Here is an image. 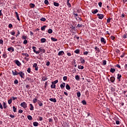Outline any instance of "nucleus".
Listing matches in <instances>:
<instances>
[{
	"mask_svg": "<svg viewBox=\"0 0 127 127\" xmlns=\"http://www.w3.org/2000/svg\"><path fill=\"white\" fill-rule=\"evenodd\" d=\"M32 49H33V51L34 53H36V54H39V53H40V52L42 51V48H39V50L40 51H36V47H32Z\"/></svg>",
	"mask_w": 127,
	"mask_h": 127,
	"instance_id": "obj_1",
	"label": "nucleus"
},
{
	"mask_svg": "<svg viewBox=\"0 0 127 127\" xmlns=\"http://www.w3.org/2000/svg\"><path fill=\"white\" fill-rule=\"evenodd\" d=\"M20 106L21 107H22V108H23V109H25L26 108H27V104H26L25 102H23L22 103H21L20 104Z\"/></svg>",
	"mask_w": 127,
	"mask_h": 127,
	"instance_id": "obj_2",
	"label": "nucleus"
},
{
	"mask_svg": "<svg viewBox=\"0 0 127 127\" xmlns=\"http://www.w3.org/2000/svg\"><path fill=\"white\" fill-rule=\"evenodd\" d=\"M18 75H19L20 77L22 78V79H24V76H25V74L24 72H22V71H19L18 72Z\"/></svg>",
	"mask_w": 127,
	"mask_h": 127,
	"instance_id": "obj_3",
	"label": "nucleus"
},
{
	"mask_svg": "<svg viewBox=\"0 0 127 127\" xmlns=\"http://www.w3.org/2000/svg\"><path fill=\"white\" fill-rule=\"evenodd\" d=\"M14 63L16 64L17 66H21V63L20 62L17 60L14 61Z\"/></svg>",
	"mask_w": 127,
	"mask_h": 127,
	"instance_id": "obj_4",
	"label": "nucleus"
},
{
	"mask_svg": "<svg viewBox=\"0 0 127 127\" xmlns=\"http://www.w3.org/2000/svg\"><path fill=\"white\" fill-rule=\"evenodd\" d=\"M97 16L98 17V18L99 19H103V18H104V16H105V15H104V14H97Z\"/></svg>",
	"mask_w": 127,
	"mask_h": 127,
	"instance_id": "obj_5",
	"label": "nucleus"
},
{
	"mask_svg": "<svg viewBox=\"0 0 127 127\" xmlns=\"http://www.w3.org/2000/svg\"><path fill=\"white\" fill-rule=\"evenodd\" d=\"M33 67V68H35V71H38V65H37V64H34Z\"/></svg>",
	"mask_w": 127,
	"mask_h": 127,
	"instance_id": "obj_6",
	"label": "nucleus"
},
{
	"mask_svg": "<svg viewBox=\"0 0 127 127\" xmlns=\"http://www.w3.org/2000/svg\"><path fill=\"white\" fill-rule=\"evenodd\" d=\"M12 73L13 76H17V75H18V72H17L16 70H12Z\"/></svg>",
	"mask_w": 127,
	"mask_h": 127,
	"instance_id": "obj_7",
	"label": "nucleus"
},
{
	"mask_svg": "<svg viewBox=\"0 0 127 127\" xmlns=\"http://www.w3.org/2000/svg\"><path fill=\"white\" fill-rule=\"evenodd\" d=\"M7 50L9 52H11V53L13 52L14 51V48H13V47H10L7 48Z\"/></svg>",
	"mask_w": 127,
	"mask_h": 127,
	"instance_id": "obj_8",
	"label": "nucleus"
},
{
	"mask_svg": "<svg viewBox=\"0 0 127 127\" xmlns=\"http://www.w3.org/2000/svg\"><path fill=\"white\" fill-rule=\"evenodd\" d=\"M65 85H66V83H65V82H63L61 84L60 87L61 88V89H64V88H65Z\"/></svg>",
	"mask_w": 127,
	"mask_h": 127,
	"instance_id": "obj_9",
	"label": "nucleus"
},
{
	"mask_svg": "<svg viewBox=\"0 0 127 127\" xmlns=\"http://www.w3.org/2000/svg\"><path fill=\"white\" fill-rule=\"evenodd\" d=\"M49 100L51 101V102H53V103H56V102H57V100H56L55 98H50Z\"/></svg>",
	"mask_w": 127,
	"mask_h": 127,
	"instance_id": "obj_10",
	"label": "nucleus"
},
{
	"mask_svg": "<svg viewBox=\"0 0 127 127\" xmlns=\"http://www.w3.org/2000/svg\"><path fill=\"white\" fill-rule=\"evenodd\" d=\"M115 80H116L115 77L112 76L110 77V81L112 83H114V82H115Z\"/></svg>",
	"mask_w": 127,
	"mask_h": 127,
	"instance_id": "obj_11",
	"label": "nucleus"
},
{
	"mask_svg": "<svg viewBox=\"0 0 127 127\" xmlns=\"http://www.w3.org/2000/svg\"><path fill=\"white\" fill-rule=\"evenodd\" d=\"M38 104L39 107H43V103L40 100H38Z\"/></svg>",
	"mask_w": 127,
	"mask_h": 127,
	"instance_id": "obj_12",
	"label": "nucleus"
},
{
	"mask_svg": "<svg viewBox=\"0 0 127 127\" xmlns=\"http://www.w3.org/2000/svg\"><path fill=\"white\" fill-rule=\"evenodd\" d=\"M63 54H64V51H60L58 53V56H62L63 55Z\"/></svg>",
	"mask_w": 127,
	"mask_h": 127,
	"instance_id": "obj_13",
	"label": "nucleus"
},
{
	"mask_svg": "<svg viewBox=\"0 0 127 127\" xmlns=\"http://www.w3.org/2000/svg\"><path fill=\"white\" fill-rule=\"evenodd\" d=\"M29 106L30 107V110L33 111V110H34V107H33V105H32V104H30Z\"/></svg>",
	"mask_w": 127,
	"mask_h": 127,
	"instance_id": "obj_14",
	"label": "nucleus"
},
{
	"mask_svg": "<svg viewBox=\"0 0 127 127\" xmlns=\"http://www.w3.org/2000/svg\"><path fill=\"white\" fill-rule=\"evenodd\" d=\"M101 42L102 43H103L104 44H106V41L105 40V38L103 37L101 38Z\"/></svg>",
	"mask_w": 127,
	"mask_h": 127,
	"instance_id": "obj_15",
	"label": "nucleus"
},
{
	"mask_svg": "<svg viewBox=\"0 0 127 127\" xmlns=\"http://www.w3.org/2000/svg\"><path fill=\"white\" fill-rule=\"evenodd\" d=\"M80 61L81 63V64H84L85 63V60H84L82 57L80 59Z\"/></svg>",
	"mask_w": 127,
	"mask_h": 127,
	"instance_id": "obj_16",
	"label": "nucleus"
},
{
	"mask_svg": "<svg viewBox=\"0 0 127 127\" xmlns=\"http://www.w3.org/2000/svg\"><path fill=\"white\" fill-rule=\"evenodd\" d=\"M33 125L34 126V127H38V125H39V124L38 123V122H33Z\"/></svg>",
	"mask_w": 127,
	"mask_h": 127,
	"instance_id": "obj_17",
	"label": "nucleus"
},
{
	"mask_svg": "<svg viewBox=\"0 0 127 127\" xmlns=\"http://www.w3.org/2000/svg\"><path fill=\"white\" fill-rule=\"evenodd\" d=\"M122 78V75L121 74H118L117 75V79L121 81V78Z\"/></svg>",
	"mask_w": 127,
	"mask_h": 127,
	"instance_id": "obj_18",
	"label": "nucleus"
},
{
	"mask_svg": "<svg viewBox=\"0 0 127 127\" xmlns=\"http://www.w3.org/2000/svg\"><path fill=\"white\" fill-rule=\"evenodd\" d=\"M30 6L32 8H34V7H35V4H34V3H30Z\"/></svg>",
	"mask_w": 127,
	"mask_h": 127,
	"instance_id": "obj_19",
	"label": "nucleus"
},
{
	"mask_svg": "<svg viewBox=\"0 0 127 127\" xmlns=\"http://www.w3.org/2000/svg\"><path fill=\"white\" fill-rule=\"evenodd\" d=\"M99 10L97 9H96L95 10L92 11V13H93V14H96V13H97V12H98Z\"/></svg>",
	"mask_w": 127,
	"mask_h": 127,
	"instance_id": "obj_20",
	"label": "nucleus"
},
{
	"mask_svg": "<svg viewBox=\"0 0 127 127\" xmlns=\"http://www.w3.org/2000/svg\"><path fill=\"white\" fill-rule=\"evenodd\" d=\"M47 27V26L44 25L41 27V29L42 31H44V30H45V28Z\"/></svg>",
	"mask_w": 127,
	"mask_h": 127,
	"instance_id": "obj_21",
	"label": "nucleus"
},
{
	"mask_svg": "<svg viewBox=\"0 0 127 127\" xmlns=\"http://www.w3.org/2000/svg\"><path fill=\"white\" fill-rule=\"evenodd\" d=\"M51 89H56V85L52 84V85H51Z\"/></svg>",
	"mask_w": 127,
	"mask_h": 127,
	"instance_id": "obj_22",
	"label": "nucleus"
},
{
	"mask_svg": "<svg viewBox=\"0 0 127 127\" xmlns=\"http://www.w3.org/2000/svg\"><path fill=\"white\" fill-rule=\"evenodd\" d=\"M94 49H95L96 50V53H99V52H100V49L99 48H98V47H95L94 48Z\"/></svg>",
	"mask_w": 127,
	"mask_h": 127,
	"instance_id": "obj_23",
	"label": "nucleus"
},
{
	"mask_svg": "<svg viewBox=\"0 0 127 127\" xmlns=\"http://www.w3.org/2000/svg\"><path fill=\"white\" fill-rule=\"evenodd\" d=\"M2 57L4 59L6 58V57H7V55L6 54V53H3V55H2Z\"/></svg>",
	"mask_w": 127,
	"mask_h": 127,
	"instance_id": "obj_24",
	"label": "nucleus"
},
{
	"mask_svg": "<svg viewBox=\"0 0 127 127\" xmlns=\"http://www.w3.org/2000/svg\"><path fill=\"white\" fill-rule=\"evenodd\" d=\"M65 88L66 89V90H70V89H71V87H70V85H69V84H67L65 85Z\"/></svg>",
	"mask_w": 127,
	"mask_h": 127,
	"instance_id": "obj_25",
	"label": "nucleus"
},
{
	"mask_svg": "<svg viewBox=\"0 0 127 127\" xmlns=\"http://www.w3.org/2000/svg\"><path fill=\"white\" fill-rule=\"evenodd\" d=\"M75 80H76L77 81H79V80H80V76H79V75H75Z\"/></svg>",
	"mask_w": 127,
	"mask_h": 127,
	"instance_id": "obj_26",
	"label": "nucleus"
},
{
	"mask_svg": "<svg viewBox=\"0 0 127 127\" xmlns=\"http://www.w3.org/2000/svg\"><path fill=\"white\" fill-rule=\"evenodd\" d=\"M27 119L29 120V121H32V117L30 115H28L27 116Z\"/></svg>",
	"mask_w": 127,
	"mask_h": 127,
	"instance_id": "obj_27",
	"label": "nucleus"
},
{
	"mask_svg": "<svg viewBox=\"0 0 127 127\" xmlns=\"http://www.w3.org/2000/svg\"><path fill=\"white\" fill-rule=\"evenodd\" d=\"M37 101H38V100L37 99H36V98H34L33 100V104H36V103H37Z\"/></svg>",
	"mask_w": 127,
	"mask_h": 127,
	"instance_id": "obj_28",
	"label": "nucleus"
},
{
	"mask_svg": "<svg viewBox=\"0 0 127 127\" xmlns=\"http://www.w3.org/2000/svg\"><path fill=\"white\" fill-rule=\"evenodd\" d=\"M110 72L111 73H115V72H116V69L115 68H111L110 69Z\"/></svg>",
	"mask_w": 127,
	"mask_h": 127,
	"instance_id": "obj_29",
	"label": "nucleus"
},
{
	"mask_svg": "<svg viewBox=\"0 0 127 127\" xmlns=\"http://www.w3.org/2000/svg\"><path fill=\"white\" fill-rule=\"evenodd\" d=\"M46 41V39H45V38H42L41 39V42L42 43H44V42H45Z\"/></svg>",
	"mask_w": 127,
	"mask_h": 127,
	"instance_id": "obj_30",
	"label": "nucleus"
},
{
	"mask_svg": "<svg viewBox=\"0 0 127 127\" xmlns=\"http://www.w3.org/2000/svg\"><path fill=\"white\" fill-rule=\"evenodd\" d=\"M74 53H76V54H79L80 53V50L79 49H76L74 51Z\"/></svg>",
	"mask_w": 127,
	"mask_h": 127,
	"instance_id": "obj_31",
	"label": "nucleus"
},
{
	"mask_svg": "<svg viewBox=\"0 0 127 127\" xmlns=\"http://www.w3.org/2000/svg\"><path fill=\"white\" fill-rule=\"evenodd\" d=\"M3 107L4 109H6V108H7V105H6V103H5V102L3 103Z\"/></svg>",
	"mask_w": 127,
	"mask_h": 127,
	"instance_id": "obj_32",
	"label": "nucleus"
},
{
	"mask_svg": "<svg viewBox=\"0 0 127 127\" xmlns=\"http://www.w3.org/2000/svg\"><path fill=\"white\" fill-rule=\"evenodd\" d=\"M42 79L43 81H46V80H47V77H46V76H44L42 77Z\"/></svg>",
	"mask_w": 127,
	"mask_h": 127,
	"instance_id": "obj_33",
	"label": "nucleus"
},
{
	"mask_svg": "<svg viewBox=\"0 0 127 127\" xmlns=\"http://www.w3.org/2000/svg\"><path fill=\"white\" fill-rule=\"evenodd\" d=\"M78 68L81 70H83L84 69V66L83 65H78Z\"/></svg>",
	"mask_w": 127,
	"mask_h": 127,
	"instance_id": "obj_34",
	"label": "nucleus"
},
{
	"mask_svg": "<svg viewBox=\"0 0 127 127\" xmlns=\"http://www.w3.org/2000/svg\"><path fill=\"white\" fill-rule=\"evenodd\" d=\"M54 5H55V6H59V3L54 2Z\"/></svg>",
	"mask_w": 127,
	"mask_h": 127,
	"instance_id": "obj_35",
	"label": "nucleus"
},
{
	"mask_svg": "<svg viewBox=\"0 0 127 127\" xmlns=\"http://www.w3.org/2000/svg\"><path fill=\"white\" fill-rule=\"evenodd\" d=\"M58 83V80H55L54 81L52 82V84H54L55 85L56 84H57Z\"/></svg>",
	"mask_w": 127,
	"mask_h": 127,
	"instance_id": "obj_36",
	"label": "nucleus"
},
{
	"mask_svg": "<svg viewBox=\"0 0 127 127\" xmlns=\"http://www.w3.org/2000/svg\"><path fill=\"white\" fill-rule=\"evenodd\" d=\"M51 40H52V41H54V42L57 41V39L55 38L54 37H51Z\"/></svg>",
	"mask_w": 127,
	"mask_h": 127,
	"instance_id": "obj_37",
	"label": "nucleus"
},
{
	"mask_svg": "<svg viewBox=\"0 0 127 127\" xmlns=\"http://www.w3.org/2000/svg\"><path fill=\"white\" fill-rule=\"evenodd\" d=\"M76 95L78 98H80V97H81V93L80 92H78L76 93Z\"/></svg>",
	"mask_w": 127,
	"mask_h": 127,
	"instance_id": "obj_38",
	"label": "nucleus"
},
{
	"mask_svg": "<svg viewBox=\"0 0 127 127\" xmlns=\"http://www.w3.org/2000/svg\"><path fill=\"white\" fill-rule=\"evenodd\" d=\"M52 32H53V30H52V29H49L48 30V33H49L50 34H51V33H52Z\"/></svg>",
	"mask_w": 127,
	"mask_h": 127,
	"instance_id": "obj_39",
	"label": "nucleus"
},
{
	"mask_svg": "<svg viewBox=\"0 0 127 127\" xmlns=\"http://www.w3.org/2000/svg\"><path fill=\"white\" fill-rule=\"evenodd\" d=\"M27 38V36H22V39H23L24 40H26V39Z\"/></svg>",
	"mask_w": 127,
	"mask_h": 127,
	"instance_id": "obj_40",
	"label": "nucleus"
},
{
	"mask_svg": "<svg viewBox=\"0 0 127 127\" xmlns=\"http://www.w3.org/2000/svg\"><path fill=\"white\" fill-rule=\"evenodd\" d=\"M22 55H24V56H25L26 57H28V56H29V55L27 53H23Z\"/></svg>",
	"mask_w": 127,
	"mask_h": 127,
	"instance_id": "obj_41",
	"label": "nucleus"
},
{
	"mask_svg": "<svg viewBox=\"0 0 127 127\" xmlns=\"http://www.w3.org/2000/svg\"><path fill=\"white\" fill-rule=\"evenodd\" d=\"M44 3L45 4H49V1H48V0H45Z\"/></svg>",
	"mask_w": 127,
	"mask_h": 127,
	"instance_id": "obj_42",
	"label": "nucleus"
},
{
	"mask_svg": "<svg viewBox=\"0 0 127 127\" xmlns=\"http://www.w3.org/2000/svg\"><path fill=\"white\" fill-rule=\"evenodd\" d=\"M13 111L14 113H16V108H15V106H13Z\"/></svg>",
	"mask_w": 127,
	"mask_h": 127,
	"instance_id": "obj_43",
	"label": "nucleus"
},
{
	"mask_svg": "<svg viewBox=\"0 0 127 127\" xmlns=\"http://www.w3.org/2000/svg\"><path fill=\"white\" fill-rule=\"evenodd\" d=\"M111 19H112V18H109L108 19H107V23H110V22H111Z\"/></svg>",
	"mask_w": 127,
	"mask_h": 127,
	"instance_id": "obj_44",
	"label": "nucleus"
},
{
	"mask_svg": "<svg viewBox=\"0 0 127 127\" xmlns=\"http://www.w3.org/2000/svg\"><path fill=\"white\" fill-rule=\"evenodd\" d=\"M41 21H46V19L45 18H42L40 19Z\"/></svg>",
	"mask_w": 127,
	"mask_h": 127,
	"instance_id": "obj_45",
	"label": "nucleus"
},
{
	"mask_svg": "<svg viewBox=\"0 0 127 127\" xmlns=\"http://www.w3.org/2000/svg\"><path fill=\"white\" fill-rule=\"evenodd\" d=\"M11 103H12V100L11 99H9L8 100V103L9 104V105H10Z\"/></svg>",
	"mask_w": 127,
	"mask_h": 127,
	"instance_id": "obj_46",
	"label": "nucleus"
},
{
	"mask_svg": "<svg viewBox=\"0 0 127 127\" xmlns=\"http://www.w3.org/2000/svg\"><path fill=\"white\" fill-rule=\"evenodd\" d=\"M82 103L83 104V105H87V102H86V101L85 100H82Z\"/></svg>",
	"mask_w": 127,
	"mask_h": 127,
	"instance_id": "obj_47",
	"label": "nucleus"
},
{
	"mask_svg": "<svg viewBox=\"0 0 127 127\" xmlns=\"http://www.w3.org/2000/svg\"><path fill=\"white\" fill-rule=\"evenodd\" d=\"M27 72H28V73H30V72H31V69L30 68H28Z\"/></svg>",
	"mask_w": 127,
	"mask_h": 127,
	"instance_id": "obj_48",
	"label": "nucleus"
},
{
	"mask_svg": "<svg viewBox=\"0 0 127 127\" xmlns=\"http://www.w3.org/2000/svg\"><path fill=\"white\" fill-rule=\"evenodd\" d=\"M14 84H18V80H17V79H16L14 81Z\"/></svg>",
	"mask_w": 127,
	"mask_h": 127,
	"instance_id": "obj_49",
	"label": "nucleus"
},
{
	"mask_svg": "<svg viewBox=\"0 0 127 127\" xmlns=\"http://www.w3.org/2000/svg\"><path fill=\"white\" fill-rule=\"evenodd\" d=\"M102 4H103V3H102V2H99L98 3V5H99V6H100V7H102Z\"/></svg>",
	"mask_w": 127,
	"mask_h": 127,
	"instance_id": "obj_50",
	"label": "nucleus"
},
{
	"mask_svg": "<svg viewBox=\"0 0 127 127\" xmlns=\"http://www.w3.org/2000/svg\"><path fill=\"white\" fill-rule=\"evenodd\" d=\"M18 113H19V114H22V113H23V111L21 109H20L18 111Z\"/></svg>",
	"mask_w": 127,
	"mask_h": 127,
	"instance_id": "obj_51",
	"label": "nucleus"
},
{
	"mask_svg": "<svg viewBox=\"0 0 127 127\" xmlns=\"http://www.w3.org/2000/svg\"><path fill=\"white\" fill-rule=\"evenodd\" d=\"M88 53H89V52L86 51V52H83V55H88Z\"/></svg>",
	"mask_w": 127,
	"mask_h": 127,
	"instance_id": "obj_52",
	"label": "nucleus"
},
{
	"mask_svg": "<svg viewBox=\"0 0 127 127\" xmlns=\"http://www.w3.org/2000/svg\"><path fill=\"white\" fill-rule=\"evenodd\" d=\"M12 99L13 101H15V100H16V99H17V97H12Z\"/></svg>",
	"mask_w": 127,
	"mask_h": 127,
	"instance_id": "obj_53",
	"label": "nucleus"
},
{
	"mask_svg": "<svg viewBox=\"0 0 127 127\" xmlns=\"http://www.w3.org/2000/svg\"><path fill=\"white\" fill-rule=\"evenodd\" d=\"M19 34H20V32H19V31L18 30L17 34L16 35V37H17V36H18V35H19Z\"/></svg>",
	"mask_w": 127,
	"mask_h": 127,
	"instance_id": "obj_54",
	"label": "nucleus"
},
{
	"mask_svg": "<svg viewBox=\"0 0 127 127\" xmlns=\"http://www.w3.org/2000/svg\"><path fill=\"white\" fill-rule=\"evenodd\" d=\"M46 65L47 66H50V62H48L46 64Z\"/></svg>",
	"mask_w": 127,
	"mask_h": 127,
	"instance_id": "obj_55",
	"label": "nucleus"
},
{
	"mask_svg": "<svg viewBox=\"0 0 127 127\" xmlns=\"http://www.w3.org/2000/svg\"><path fill=\"white\" fill-rule=\"evenodd\" d=\"M63 80L64 81H66L67 80V76H64Z\"/></svg>",
	"mask_w": 127,
	"mask_h": 127,
	"instance_id": "obj_56",
	"label": "nucleus"
},
{
	"mask_svg": "<svg viewBox=\"0 0 127 127\" xmlns=\"http://www.w3.org/2000/svg\"><path fill=\"white\" fill-rule=\"evenodd\" d=\"M10 34H11V35H14L15 34V32L14 31L11 32Z\"/></svg>",
	"mask_w": 127,
	"mask_h": 127,
	"instance_id": "obj_57",
	"label": "nucleus"
},
{
	"mask_svg": "<svg viewBox=\"0 0 127 127\" xmlns=\"http://www.w3.org/2000/svg\"><path fill=\"white\" fill-rule=\"evenodd\" d=\"M0 44H3V40L0 39Z\"/></svg>",
	"mask_w": 127,
	"mask_h": 127,
	"instance_id": "obj_58",
	"label": "nucleus"
},
{
	"mask_svg": "<svg viewBox=\"0 0 127 127\" xmlns=\"http://www.w3.org/2000/svg\"><path fill=\"white\" fill-rule=\"evenodd\" d=\"M23 44H27V40H24V41H23Z\"/></svg>",
	"mask_w": 127,
	"mask_h": 127,
	"instance_id": "obj_59",
	"label": "nucleus"
},
{
	"mask_svg": "<svg viewBox=\"0 0 127 127\" xmlns=\"http://www.w3.org/2000/svg\"><path fill=\"white\" fill-rule=\"evenodd\" d=\"M106 64H107V62L106 61V60L103 61V64L106 65Z\"/></svg>",
	"mask_w": 127,
	"mask_h": 127,
	"instance_id": "obj_60",
	"label": "nucleus"
},
{
	"mask_svg": "<svg viewBox=\"0 0 127 127\" xmlns=\"http://www.w3.org/2000/svg\"><path fill=\"white\" fill-rule=\"evenodd\" d=\"M82 26H83V25L82 24H77V27H82Z\"/></svg>",
	"mask_w": 127,
	"mask_h": 127,
	"instance_id": "obj_61",
	"label": "nucleus"
},
{
	"mask_svg": "<svg viewBox=\"0 0 127 127\" xmlns=\"http://www.w3.org/2000/svg\"><path fill=\"white\" fill-rule=\"evenodd\" d=\"M8 27H9V28H11V27H12V24H9Z\"/></svg>",
	"mask_w": 127,
	"mask_h": 127,
	"instance_id": "obj_62",
	"label": "nucleus"
},
{
	"mask_svg": "<svg viewBox=\"0 0 127 127\" xmlns=\"http://www.w3.org/2000/svg\"><path fill=\"white\" fill-rule=\"evenodd\" d=\"M67 5L69 7H71V4L70 3H67Z\"/></svg>",
	"mask_w": 127,
	"mask_h": 127,
	"instance_id": "obj_63",
	"label": "nucleus"
},
{
	"mask_svg": "<svg viewBox=\"0 0 127 127\" xmlns=\"http://www.w3.org/2000/svg\"><path fill=\"white\" fill-rule=\"evenodd\" d=\"M116 125H120V121H116Z\"/></svg>",
	"mask_w": 127,
	"mask_h": 127,
	"instance_id": "obj_64",
	"label": "nucleus"
}]
</instances>
